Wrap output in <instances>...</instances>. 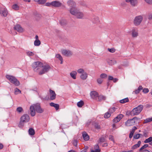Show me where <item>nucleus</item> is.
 <instances>
[{
    "label": "nucleus",
    "instance_id": "f257e3e1",
    "mask_svg": "<svg viewBox=\"0 0 152 152\" xmlns=\"http://www.w3.org/2000/svg\"><path fill=\"white\" fill-rule=\"evenodd\" d=\"M43 66V64L41 62L37 61L34 62L32 64V67L35 72H40Z\"/></svg>",
    "mask_w": 152,
    "mask_h": 152
},
{
    "label": "nucleus",
    "instance_id": "f03ea898",
    "mask_svg": "<svg viewBox=\"0 0 152 152\" xmlns=\"http://www.w3.org/2000/svg\"><path fill=\"white\" fill-rule=\"evenodd\" d=\"M6 77L11 83L15 86H18L20 85V82L15 77L7 75L6 76Z\"/></svg>",
    "mask_w": 152,
    "mask_h": 152
},
{
    "label": "nucleus",
    "instance_id": "7ed1b4c3",
    "mask_svg": "<svg viewBox=\"0 0 152 152\" xmlns=\"http://www.w3.org/2000/svg\"><path fill=\"white\" fill-rule=\"evenodd\" d=\"M143 108L142 105H140L137 107L134 108L131 112L130 115L133 116L138 115L142 111Z\"/></svg>",
    "mask_w": 152,
    "mask_h": 152
},
{
    "label": "nucleus",
    "instance_id": "20e7f679",
    "mask_svg": "<svg viewBox=\"0 0 152 152\" xmlns=\"http://www.w3.org/2000/svg\"><path fill=\"white\" fill-rule=\"evenodd\" d=\"M143 19V17L141 15L136 16L133 20L134 24L136 26H139L142 21Z\"/></svg>",
    "mask_w": 152,
    "mask_h": 152
},
{
    "label": "nucleus",
    "instance_id": "39448f33",
    "mask_svg": "<svg viewBox=\"0 0 152 152\" xmlns=\"http://www.w3.org/2000/svg\"><path fill=\"white\" fill-rule=\"evenodd\" d=\"M50 68V66L48 65H46L42 67L40 71L39 72V74L42 75L48 71Z\"/></svg>",
    "mask_w": 152,
    "mask_h": 152
},
{
    "label": "nucleus",
    "instance_id": "423d86ee",
    "mask_svg": "<svg viewBox=\"0 0 152 152\" xmlns=\"http://www.w3.org/2000/svg\"><path fill=\"white\" fill-rule=\"evenodd\" d=\"M35 111L38 113H41L44 111V109L41 108L40 104L37 103L34 104Z\"/></svg>",
    "mask_w": 152,
    "mask_h": 152
},
{
    "label": "nucleus",
    "instance_id": "0eeeda50",
    "mask_svg": "<svg viewBox=\"0 0 152 152\" xmlns=\"http://www.w3.org/2000/svg\"><path fill=\"white\" fill-rule=\"evenodd\" d=\"M29 120V116L27 114L23 115L20 118V121L21 122L23 123H26L28 122Z\"/></svg>",
    "mask_w": 152,
    "mask_h": 152
},
{
    "label": "nucleus",
    "instance_id": "6e6552de",
    "mask_svg": "<svg viewBox=\"0 0 152 152\" xmlns=\"http://www.w3.org/2000/svg\"><path fill=\"white\" fill-rule=\"evenodd\" d=\"M138 30L137 28H133L132 30V35L133 37H137L138 36Z\"/></svg>",
    "mask_w": 152,
    "mask_h": 152
},
{
    "label": "nucleus",
    "instance_id": "1a4fd4ad",
    "mask_svg": "<svg viewBox=\"0 0 152 152\" xmlns=\"http://www.w3.org/2000/svg\"><path fill=\"white\" fill-rule=\"evenodd\" d=\"M61 52L62 54L66 56H70L72 55V53L69 50H67L66 49H62L61 50Z\"/></svg>",
    "mask_w": 152,
    "mask_h": 152
},
{
    "label": "nucleus",
    "instance_id": "9d476101",
    "mask_svg": "<svg viewBox=\"0 0 152 152\" xmlns=\"http://www.w3.org/2000/svg\"><path fill=\"white\" fill-rule=\"evenodd\" d=\"M90 95L91 97L94 99H97L99 95L97 92L95 91H91L90 93Z\"/></svg>",
    "mask_w": 152,
    "mask_h": 152
},
{
    "label": "nucleus",
    "instance_id": "9b49d317",
    "mask_svg": "<svg viewBox=\"0 0 152 152\" xmlns=\"http://www.w3.org/2000/svg\"><path fill=\"white\" fill-rule=\"evenodd\" d=\"M14 28L15 30L20 33L24 31L23 28L19 25H17L15 26Z\"/></svg>",
    "mask_w": 152,
    "mask_h": 152
},
{
    "label": "nucleus",
    "instance_id": "f8f14e48",
    "mask_svg": "<svg viewBox=\"0 0 152 152\" xmlns=\"http://www.w3.org/2000/svg\"><path fill=\"white\" fill-rule=\"evenodd\" d=\"M78 11L79 10L76 7L70 8L69 10L70 13L75 16L76 15Z\"/></svg>",
    "mask_w": 152,
    "mask_h": 152
},
{
    "label": "nucleus",
    "instance_id": "ddd939ff",
    "mask_svg": "<svg viewBox=\"0 0 152 152\" xmlns=\"http://www.w3.org/2000/svg\"><path fill=\"white\" fill-rule=\"evenodd\" d=\"M124 115L122 114L119 115L117 116L113 120L114 123H116L118 122L123 117Z\"/></svg>",
    "mask_w": 152,
    "mask_h": 152
},
{
    "label": "nucleus",
    "instance_id": "4468645a",
    "mask_svg": "<svg viewBox=\"0 0 152 152\" xmlns=\"http://www.w3.org/2000/svg\"><path fill=\"white\" fill-rule=\"evenodd\" d=\"M52 6L55 7H59L61 5V4L59 1H55L51 2Z\"/></svg>",
    "mask_w": 152,
    "mask_h": 152
},
{
    "label": "nucleus",
    "instance_id": "2eb2a0df",
    "mask_svg": "<svg viewBox=\"0 0 152 152\" xmlns=\"http://www.w3.org/2000/svg\"><path fill=\"white\" fill-rule=\"evenodd\" d=\"M135 124L134 121H132V119L128 120L125 122L126 126H128L133 125Z\"/></svg>",
    "mask_w": 152,
    "mask_h": 152
},
{
    "label": "nucleus",
    "instance_id": "dca6fc26",
    "mask_svg": "<svg viewBox=\"0 0 152 152\" xmlns=\"http://www.w3.org/2000/svg\"><path fill=\"white\" fill-rule=\"evenodd\" d=\"M67 4L70 8L76 7V4L73 1L69 0L67 1Z\"/></svg>",
    "mask_w": 152,
    "mask_h": 152
},
{
    "label": "nucleus",
    "instance_id": "f3484780",
    "mask_svg": "<svg viewBox=\"0 0 152 152\" xmlns=\"http://www.w3.org/2000/svg\"><path fill=\"white\" fill-rule=\"evenodd\" d=\"M0 13L2 16L6 17L7 16V12L6 10L4 8H1L0 9Z\"/></svg>",
    "mask_w": 152,
    "mask_h": 152
},
{
    "label": "nucleus",
    "instance_id": "a211bd4d",
    "mask_svg": "<svg viewBox=\"0 0 152 152\" xmlns=\"http://www.w3.org/2000/svg\"><path fill=\"white\" fill-rule=\"evenodd\" d=\"M30 114L31 116H34L35 115V110L34 104L30 106Z\"/></svg>",
    "mask_w": 152,
    "mask_h": 152
},
{
    "label": "nucleus",
    "instance_id": "6ab92c4d",
    "mask_svg": "<svg viewBox=\"0 0 152 152\" xmlns=\"http://www.w3.org/2000/svg\"><path fill=\"white\" fill-rule=\"evenodd\" d=\"M50 99L51 100L55 99L56 98V94L54 91L51 89L50 90Z\"/></svg>",
    "mask_w": 152,
    "mask_h": 152
},
{
    "label": "nucleus",
    "instance_id": "aec40b11",
    "mask_svg": "<svg viewBox=\"0 0 152 152\" xmlns=\"http://www.w3.org/2000/svg\"><path fill=\"white\" fill-rule=\"evenodd\" d=\"M126 1L127 3L130 2V4L133 6H136L137 3V0H125Z\"/></svg>",
    "mask_w": 152,
    "mask_h": 152
},
{
    "label": "nucleus",
    "instance_id": "412c9836",
    "mask_svg": "<svg viewBox=\"0 0 152 152\" xmlns=\"http://www.w3.org/2000/svg\"><path fill=\"white\" fill-rule=\"evenodd\" d=\"M107 62L110 66H112L117 63V61L114 59H107Z\"/></svg>",
    "mask_w": 152,
    "mask_h": 152
},
{
    "label": "nucleus",
    "instance_id": "4be33fe9",
    "mask_svg": "<svg viewBox=\"0 0 152 152\" xmlns=\"http://www.w3.org/2000/svg\"><path fill=\"white\" fill-rule=\"evenodd\" d=\"M75 16L78 18L82 19L83 18L84 15L83 13L80 12L79 10Z\"/></svg>",
    "mask_w": 152,
    "mask_h": 152
},
{
    "label": "nucleus",
    "instance_id": "5701e85b",
    "mask_svg": "<svg viewBox=\"0 0 152 152\" xmlns=\"http://www.w3.org/2000/svg\"><path fill=\"white\" fill-rule=\"evenodd\" d=\"M87 77L88 74L85 72L81 74L80 76V78L83 80H86L87 78Z\"/></svg>",
    "mask_w": 152,
    "mask_h": 152
},
{
    "label": "nucleus",
    "instance_id": "b1692460",
    "mask_svg": "<svg viewBox=\"0 0 152 152\" xmlns=\"http://www.w3.org/2000/svg\"><path fill=\"white\" fill-rule=\"evenodd\" d=\"M84 140L87 141L89 140V137L86 132H83L82 134Z\"/></svg>",
    "mask_w": 152,
    "mask_h": 152
},
{
    "label": "nucleus",
    "instance_id": "393cba45",
    "mask_svg": "<svg viewBox=\"0 0 152 152\" xmlns=\"http://www.w3.org/2000/svg\"><path fill=\"white\" fill-rule=\"evenodd\" d=\"M137 129V128L135 126L133 127L132 130V131H131L129 135V138H131L132 137L135 130Z\"/></svg>",
    "mask_w": 152,
    "mask_h": 152
},
{
    "label": "nucleus",
    "instance_id": "a878e982",
    "mask_svg": "<svg viewBox=\"0 0 152 152\" xmlns=\"http://www.w3.org/2000/svg\"><path fill=\"white\" fill-rule=\"evenodd\" d=\"M141 143V142L140 141H139L137 144L134 145L132 147V149L134 150L139 147Z\"/></svg>",
    "mask_w": 152,
    "mask_h": 152
},
{
    "label": "nucleus",
    "instance_id": "bb28decb",
    "mask_svg": "<svg viewBox=\"0 0 152 152\" xmlns=\"http://www.w3.org/2000/svg\"><path fill=\"white\" fill-rule=\"evenodd\" d=\"M77 74V72L75 71H73L70 73V75L71 76L73 79H75L76 78V76Z\"/></svg>",
    "mask_w": 152,
    "mask_h": 152
},
{
    "label": "nucleus",
    "instance_id": "cd10ccee",
    "mask_svg": "<svg viewBox=\"0 0 152 152\" xmlns=\"http://www.w3.org/2000/svg\"><path fill=\"white\" fill-rule=\"evenodd\" d=\"M99 18L98 17L96 16L94 17L93 20V22L94 23L97 24L99 23Z\"/></svg>",
    "mask_w": 152,
    "mask_h": 152
},
{
    "label": "nucleus",
    "instance_id": "c85d7f7f",
    "mask_svg": "<svg viewBox=\"0 0 152 152\" xmlns=\"http://www.w3.org/2000/svg\"><path fill=\"white\" fill-rule=\"evenodd\" d=\"M105 97L102 95H98L97 100L99 101H101L102 100H104L105 99Z\"/></svg>",
    "mask_w": 152,
    "mask_h": 152
},
{
    "label": "nucleus",
    "instance_id": "c756f323",
    "mask_svg": "<svg viewBox=\"0 0 152 152\" xmlns=\"http://www.w3.org/2000/svg\"><path fill=\"white\" fill-rule=\"evenodd\" d=\"M29 134L31 135H33L35 134V131L32 128H30L28 130Z\"/></svg>",
    "mask_w": 152,
    "mask_h": 152
},
{
    "label": "nucleus",
    "instance_id": "7c9ffc66",
    "mask_svg": "<svg viewBox=\"0 0 152 152\" xmlns=\"http://www.w3.org/2000/svg\"><path fill=\"white\" fill-rule=\"evenodd\" d=\"M142 89V87L141 86H140L137 89L135 90V91H134L133 92L134 93L136 94H138L140 91H141Z\"/></svg>",
    "mask_w": 152,
    "mask_h": 152
},
{
    "label": "nucleus",
    "instance_id": "2f4dec72",
    "mask_svg": "<svg viewBox=\"0 0 152 152\" xmlns=\"http://www.w3.org/2000/svg\"><path fill=\"white\" fill-rule=\"evenodd\" d=\"M129 99L128 98H126L120 101V102L121 103H124L128 102Z\"/></svg>",
    "mask_w": 152,
    "mask_h": 152
},
{
    "label": "nucleus",
    "instance_id": "473e14b6",
    "mask_svg": "<svg viewBox=\"0 0 152 152\" xmlns=\"http://www.w3.org/2000/svg\"><path fill=\"white\" fill-rule=\"evenodd\" d=\"M40 44V41L39 39H36L34 42V45L35 46H38Z\"/></svg>",
    "mask_w": 152,
    "mask_h": 152
},
{
    "label": "nucleus",
    "instance_id": "72a5a7b5",
    "mask_svg": "<svg viewBox=\"0 0 152 152\" xmlns=\"http://www.w3.org/2000/svg\"><path fill=\"white\" fill-rule=\"evenodd\" d=\"M142 136L141 134H138L134 135L133 136L134 139H137L139 138L141 136Z\"/></svg>",
    "mask_w": 152,
    "mask_h": 152
},
{
    "label": "nucleus",
    "instance_id": "f704fd0d",
    "mask_svg": "<svg viewBox=\"0 0 152 152\" xmlns=\"http://www.w3.org/2000/svg\"><path fill=\"white\" fill-rule=\"evenodd\" d=\"M117 108H116L113 107L112 108H110L109 109L108 111L110 113H114L116 110V109Z\"/></svg>",
    "mask_w": 152,
    "mask_h": 152
},
{
    "label": "nucleus",
    "instance_id": "c9c22d12",
    "mask_svg": "<svg viewBox=\"0 0 152 152\" xmlns=\"http://www.w3.org/2000/svg\"><path fill=\"white\" fill-rule=\"evenodd\" d=\"M151 141H152V137H151L148 138L146 139L144 142L145 143H147L150 142Z\"/></svg>",
    "mask_w": 152,
    "mask_h": 152
},
{
    "label": "nucleus",
    "instance_id": "e433bc0d",
    "mask_svg": "<svg viewBox=\"0 0 152 152\" xmlns=\"http://www.w3.org/2000/svg\"><path fill=\"white\" fill-rule=\"evenodd\" d=\"M84 104V102L83 101H80L77 103V106L79 107H81Z\"/></svg>",
    "mask_w": 152,
    "mask_h": 152
},
{
    "label": "nucleus",
    "instance_id": "4c0bfd02",
    "mask_svg": "<svg viewBox=\"0 0 152 152\" xmlns=\"http://www.w3.org/2000/svg\"><path fill=\"white\" fill-rule=\"evenodd\" d=\"M148 144H145L143 145L139 149V151H140L143 150H145L144 149L148 147Z\"/></svg>",
    "mask_w": 152,
    "mask_h": 152
},
{
    "label": "nucleus",
    "instance_id": "58836bf2",
    "mask_svg": "<svg viewBox=\"0 0 152 152\" xmlns=\"http://www.w3.org/2000/svg\"><path fill=\"white\" fill-rule=\"evenodd\" d=\"M21 93V91L17 88H15L14 90V93L15 94H18Z\"/></svg>",
    "mask_w": 152,
    "mask_h": 152
},
{
    "label": "nucleus",
    "instance_id": "ea45409f",
    "mask_svg": "<svg viewBox=\"0 0 152 152\" xmlns=\"http://www.w3.org/2000/svg\"><path fill=\"white\" fill-rule=\"evenodd\" d=\"M106 141L105 139L103 137H100L99 139V143H101Z\"/></svg>",
    "mask_w": 152,
    "mask_h": 152
},
{
    "label": "nucleus",
    "instance_id": "a19ab883",
    "mask_svg": "<svg viewBox=\"0 0 152 152\" xmlns=\"http://www.w3.org/2000/svg\"><path fill=\"white\" fill-rule=\"evenodd\" d=\"M26 53L27 55L29 56H32L34 55V53L33 52L29 51H27Z\"/></svg>",
    "mask_w": 152,
    "mask_h": 152
},
{
    "label": "nucleus",
    "instance_id": "79ce46f5",
    "mask_svg": "<svg viewBox=\"0 0 152 152\" xmlns=\"http://www.w3.org/2000/svg\"><path fill=\"white\" fill-rule=\"evenodd\" d=\"M111 114L108 111L104 115V117L105 118H108L110 116Z\"/></svg>",
    "mask_w": 152,
    "mask_h": 152
},
{
    "label": "nucleus",
    "instance_id": "37998d69",
    "mask_svg": "<svg viewBox=\"0 0 152 152\" xmlns=\"http://www.w3.org/2000/svg\"><path fill=\"white\" fill-rule=\"evenodd\" d=\"M12 8L13 9L15 10H18L19 9V7L17 4H16L13 5Z\"/></svg>",
    "mask_w": 152,
    "mask_h": 152
},
{
    "label": "nucleus",
    "instance_id": "c03bdc74",
    "mask_svg": "<svg viewBox=\"0 0 152 152\" xmlns=\"http://www.w3.org/2000/svg\"><path fill=\"white\" fill-rule=\"evenodd\" d=\"M77 72L78 73L81 74L82 73H83L85 72L84 70L83 69L80 68V69H79L77 70Z\"/></svg>",
    "mask_w": 152,
    "mask_h": 152
},
{
    "label": "nucleus",
    "instance_id": "a18cd8bd",
    "mask_svg": "<svg viewBox=\"0 0 152 152\" xmlns=\"http://www.w3.org/2000/svg\"><path fill=\"white\" fill-rule=\"evenodd\" d=\"M151 121H152V117L151 118H148L146 119L144 121V123H146Z\"/></svg>",
    "mask_w": 152,
    "mask_h": 152
},
{
    "label": "nucleus",
    "instance_id": "49530a36",
    "mask_svg": "<svg viewBox=\"0 0 152 152\" xmlns=\"http://www.w3.org/2000/svg\"><path fill=\"white\" fill-rule=\"evenodd\" d=\"M107 50L108 51L112 53H114L115 51V50L114 48H112L110 49L108 48Z\"/></svg>",
    "mask_w": 152,
    "mask_h": 152
},
{
    "label": "nucleus",
    "instance_id": "de8ad7c7",
    "mask_svg": "<svg viewBox=\"0 0 152 152\" xmlns=\"http://www.w3.org/2000/svg\"><path fill=\"white\" fill-rule=\"evenodd\" d=\"M23 110L22 108L21 107H19L17 108L16 110L19 113H21Z\"/></svg>",
    "mask_w": 152,
    "mask_h": 152
},
{
    "label": "nucleus",
    "instance_id": "09e8293b",
    "mask_svg": "<svg viewBox=\"0 0 152 152\" xmlns=\"http://www.w3.org/2000/svg\"><path fill=\"white\" fill-rule=\"evenodd\" d=\"M94 127L95 128L97 129H100V126L97 124L95 123L94 124Z\"/></svg>",
    "mask_w": 152,
    "mask_h": 152
},
{
    "label": "nucleus",
    "instance_id": "8fccbe9b",
    "mask_svg": "<svg viewBox=\"0 0 152 152\" xmlns=\"http://www.w3.org/2000/svg\"><path fill=\"white\" fill-rule=\"evenodd\" d=\"M107 75L106 74L103 73L101 74L100 75V77L102 78H106L107 77Z\"/></svg>",
    "mask_w": 152,
    "mask_h": 152
},
{
    "label": "nucleus",
    "instance_id": "3c124183",
    "mask_svg": "<svg viewBox=\"0 0 152 152\" xmlns=\"http://www.w3.org/2000/svg\"><path fill=\"white\" fill-rule=\"evenodd\" d=\"M56 57L58 58L59 60L63 58L59 54H57L56 55Z\"/></svg>",
    "mask_w": 152,
    "mask_h": 152
},
{
    "label": "nucleus",
    "instance_id": "603ef678",
    "mask_svg": "<svg viewBox=\"0 0 152 152\" xmlns=\"http://www.w3.org/2000/svg\"><path fill=\"white\" fill-rule=\"evenodd\" d=\"M24 123L23 122H21V121H20V123L18 125V126L20 128H22L24 125Z\"/></svg>",
    "mask_w": 152,
    "mask_h": 152
},
{
    "label": "nucleus",
    "instance_id": "864d4df0",
    "mask_svg": "<svg viewBox=\"0 0 152 152\" xmlns=\"http://www.w3.org/2000/svg\"><path fill=\"white\" fill-rule=\"evenodd\" d=\"M47 0H39V4H42L45 3Z\"/></svg>",
    "mask_w": 152,
    "mask_h": 152
},
{
    "label": "nucleus",
    "instance_id": "5fc2aeb1",
    "mask_svg": "<svg viewBox=\"0 0 152 152\" xmlns=\"http://www.w3.org/2000/svg\"><path fill=\"white\" fill-rule=\"evenodd\" d=\"M145 2L149 4H152V0H144Z\"/></svg>",
    "mask_w": 152,
    "mask_h": 152
},
{
    "label": "nucleus",
    "instance_id": "6e6d98bb",
    "mask_svg": "<svg viewBox=\"0 0 152 152\" xmlns=\"http://www.w3.org/2000/svg\"><path fill=\"white\" fill-rule=\"evenodd\" d=\"M102 81L103 80L101 78H99L97 79V83L99 84H101Z\"/></svg>",
    "mask_w": 152,
    "mask_h": 152
},
{
    "label": "nucleus",
    "instance_id": "4d7b16f0",
    "mask_svg": "<svg viewBox=\"0 0 152 152\" xmlns=\"http://www.w3.org/2000/svg\"><path fill=\"white\" fill-rule=\"evenodd\" d=\"M109 139L113 141L114 142V140L113 138V137L112 135H110L109 137Z\"/></svg>",
    "mask_w": 152,
    "mask_h": 152
},
{
    "label": "nucleus",
    "instance_id": "13d9d810",
    "mask_svg": "<svg viewBox=\"0 0 152 152\" xmlns=\"http://www.w3.org/2000/svg\"><path fill=\"white\" fill-rule=\"evenodd\" d=\"M143 92L145 93H146L149 92L148 89L145 88L143 90Z\"/></svg>",
    "mask_w": 152,
    "mask_h": 152
},
{
    "label": "nucleus",
    "instance_id": "bf43d9fd",
    "mask_svg": "<svg viewBox=\"0 0 152 152\" xmlns=\"http://www.w3.org/2000/svg\"><path fill=\"white\" fill-rule=\"evenodd\" d=\"M54 107L56 110H58L59 108V106L58 104H56V105H54Z\"/></svg>",
    "mask_w": 152,
    "mask_h": 152
},
{
    "label": "nucleus",
    "instance_id": "052dcab7",
    "mask_svg": "<svg viewBox=\"0 0 152 152\" xmlns=\"http://www.w3.org/2000/svg\"><path fill=\"white\" fill-rule=\"evenodd\" d=\"M60 23L62 25H64L66 24V21H64L63 20H62L60 21Z\"/></svg>",
    "mask_w": 152,
    "mask_h": 152
},
{
    "label": "nucleus",
    "instance_id": "680f3d73",
    "mask_svg": "<svg viewBox=\"0 0 152 152\" xmlns=\"http://www.w3.org/2000/svg\"><path fill=\"white\" fill-rule=\"evenodd\" d=\"M96 148L95 151V152H100V150L99 149V147L98 145L96 146Z\"/></svg>",
    "mask_w": 152,
    "mask_h": 152
},
{
    "label": "nucleus",
    "instance_id": "e2e57ef3",
    "mask_svg": "<svg viewBox=\"0 0 152 152\" xmlns=\"http://www.w3.org/2000/svg\"><path fill=\"white\" fill-rule=\"evenodd\" d=\"M142 136H144L145 137H147L148 136V133L145 132H143V135Z\"/></svg>",
    "mask_w": 152,
    "mask_h": 152
},
{
    "label": "nucleus",
    "instance_id": "0e129e2a",
    "mask_svg": "<svg viewBox=\"0 0 152 152\" xmlns=\"http://www.w3.org/2000/svg\"><path fill=\"white\" fill-rule=\"evenodd\" d=\"M132 119V121H134L135 123L136 121H137L138 120V118L137 117H134Z\"/></svg>",
    "mask_w": 152,
    "mask_h": 152
},
{
    "label": "nucleus",
    "instance_id": "69168bd1",
    "mask_svg": "<svg viewBox=\"0 0 152 152\" xmlns=\"http://www.w3.org/2000/svg\"><path fill=\"white\" fill-rule=\"evenodd\" d=\"M77 140H75L73 142V145L75 146H76L77 145Z\"/></svg>",
    "mask_w": 152,
    "mask_h": 152
},
{
    "label": "nucleus",
    "instance_id": "338daca9",
    "mask_svg": "<svg viewBox=\"0 0 152 152\" xmlns=\"http://www.w3.org/2000/svg\"><path fill=\"white\" fill-rule=\"evenodd\" d=\"M148 19L152 20V14H150L148 15Z\"/></svg>",
    "mask_w": 152,
    "mask_h": 152
},
{
    "label": "nucleus",
    "instance_id": "774afa93",
    "mask_svg": "<svg viewBox=\"0 0 152 152\" xmlns=\"http://www.w3.org/2000/svg\"><path fill=\"white\" fill-rule=\"evenodd\" d=\"M140 151L141 152H150V151L147 150H143Z\"/></svg>",
    "mask_w": 152,
    "mask_h": 152
}]
</instances>
